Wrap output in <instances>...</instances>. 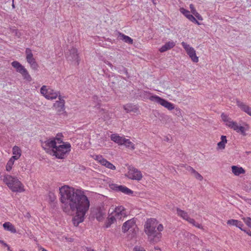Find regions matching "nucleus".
<instances>
[{
    "mask_svg": "<svg viewBox=\"0 0 251 251\" xmlns=\"http://www.w3.org/2000/svg\"><path fill=\"white\" fill-rule=\"evenodd\" d=\"M60 201L65 205L70 206L71 210L76 211V215L73 220L75 226H77L84 220V216L90 206V201L84 192L68 185L59 188Z\"/></svg>",
    "mask_w": 251,
    "mask_h": 251,
    "instance_id": "obj_1",
    "label": "nucleus"
},
{
    "mask_svg": "<svg viewBox=\"0 0 251 251\" xmlns=\"http://www.w3.org/2000/svg\"><path fill=\"white\" fill-rule=\"evenodd\" d=\"M157 225L155 219L151 218L147 220L144 225L145 232L148 235L150 242L153 244L160 241L162 237V234L155 230Z\"/></svg>",
    "mask_w": 251,
    "mask_h": 251,
    "instance_id": "obj_2",
    "label": "nucleus"
},
{
    "mask_svg": "<svg viewBox=\"0 0 251 251\" xmlns=\"http://www.w3.org/2000/svg\"><path fill=\"white\" fill-rule=\"evenodd\" d=\"M3 180L13 192H18L24 191L22 183L17 177H13L10 175H6L4 176Z\"/></svg>",
    "mask_w": 251,
    "mask_h": 251,
    "instance_id": "obj_3",
    "label": "nucleus"
},
{
    "mask_svg": "<svg viewBox=\"0 0 251 251\" xmlns=\"http://www.w3.org/2000/svg\"><path fill=\"white\" fill-rule=\"evenodd\" d=\"M71 151V145L69 143H66L65 144L56 146L54 149L50 151V153L55 156L59 159L64 158L66 154Z\"/></svg>",
    "mask_w": 251,
    "mask_h": 251,
    "instance_id": "obj_4",
    "label": "nucleus"
},
{
    "mask_svg": "<svg viewBox=\"0 0 251 251\" xmlns=\"http://www.w3.org/2000/svg\"><path fill=\"white\" fill-rule=\"evenodd\" d=\"M41 93L48 100L55 99L59 97V93L56 92L50 88H47V86L43 85L40 89Z\"/></svg>",
    "mask_w": 251,
    "mask_h": 251,
    "instance_id": "obj_5",
    "label": "nucleus"
},
{
    "mask_svg": "<svg viewBox=\"0 0 251 251\" xmlns=\"http://www.w3.org/2000/svg\"><path fill=\"white\" fill-rule=\"evenodd\" d=\"M150 99L152 101L161 104L169 110H172L175 108L174 105L173 103L157 96H151Z\"/></svg>",
    "mask_w": 251,
    "mask_h": 251,
    "instance_id": "obj_6",
    "label": "nucleus"
},
{
    "mask_svg": "<svg viewBox=\"0 0 251 251\" xmlns=\"http://www.w3.org/2000/svg\"><path fill=\"white\" fill-rule=\"evenodd\" d=\"M181 45L192 60L195 63H197L199 61V58L196 55L194 49L184 42H182Z\"/></svg>",
    "mask_w": 251,
    "mask_h": 251,
    "instance_id": "obj_7",
    "label": "nucleus"
},
{
    "mask_svg": "<svg viewBox=\"0 0 251 251\" xmlns=\"http://www.w3.org/2000/svg\"><path fill=\"white\" fill-rule=\"evenodd\" d=\"M25 54L26 61L30 64L31 68L35 70H37L38 65L33 57L31 50L29 48L26 49Z\"/></svg>",
    "mask_w": 251,
    "mask_h": 251,
    "instance_id": "obj_8",
    "label": "nucleus"
},
{
    "mask_svg": "<svg viewBox=\"0 0 251 251\" xmlns=\"http://www.w3.org/2000/svg\"><path fill=\"white\" fill-rule=\"evenodd\" d=\"M110 187L113 190L117 192H121L125 194L130 195L133 193L132 190L125 186L118 185L117 184H111L110 185Z\"/></svg>",
    "mask_w": 251,
    "mask_h": 251,
    "instance_id": "obj_9",
    "label": "nucleus"
},
{
    "mask_svg": "<svg viewBox=\"0 0 251 251\" xmlns=\"http://www.w3.org/2000/svg\"><path fill=\"white\" fill-rule=\"evenodd\" d=\"M53 107L56 112L60 114L65 110V100L59 96V100H57L53 104Z\"/></svg>",
    "mask_w": 251,
    "mask_h": 251,
    "instance_id": "obj_10",
    "label": "nucleus"
},
{
    "mask_svg": "<svg viewBox=\"0 0 251 251\" xmlns=\"http://www.w3.org/2000/svg\"><path fill=\"white\" fill-rule=\"evenodd\" d=\"M56 145L57 142L56 141L51 139H48L44 142L42 141V147L47 152H50L51 150H50V149L52 148V149H54L56 147Z\"/></svg>",
    "mask_w": 251,
    "mask_h": 251,
    "instance_id": "obj_11",
    "label": "nucleus"
},
{
    "mask_svg": "<svg viewBox=\"0 0 251 251\" xmlns=\"http://www.w3.org/2000/svg\"><path fill=\"white\" fill-rule=\"evenodd\" d=\"M136 227L135 221L132 219L124 223L122 226V231L125 233L129 230L132 231Z\"/></svg>",
    "mask_w": 251,
    "mask_h": 251,
    "instance_id": "obj_12",
    "label": "nucleus"
},
{
    "mask_svg": "<svg viewBox=\"0 0 251 251\" xmlns=\"http://www.w3.org/2000/svg\"><path fill=\"white\" fill-rule=\"evenodd\" d=\"M226 125L236 132H240L243 135H246L245 127L242 126H239L236 122L231 121L228 123H226Z\"/></svg>",
    "mask_w": 251,
    "mask_h": 251,
    "instance_id": "obj_13",
    "label": "nucleus"
},
{
    "mask_svg": "<svg viewBox=\"0 0 251 251\" xmlns=\"http://www.w3.org/2000/svg\"><path fill=\"white\" fill-rule=\"evenodd\" d=\"M128 176L130 179L137 180H140L142 178V175L141 172L134 168H132L129 170L128 173Z\"/></svg>",
    "mask_w": 251,
    "mask_h": 251,
    "instance_id": "obj_14",
    "label": "nucleus"
},
{
    "mask_svg": "<svg viewBox=\"0 0 251 251\" xmlns=\"http://www.w3.org/2000/svg\"><path fill=\"white\" fill-rule=\"evenodd\" d=\"M67 58L70 61H76L78 65L79 60L77 49L74 48L71 49L69 50V54H67Z\"/></svg>",
    "mask_w": 251,
    "mask_h": 251,
    "instance_id": "obj_15",
    "label": "nucleus"
},
{
    "mask_svg": "<svg viewBox=\"0 0 251 251\" xmlns=\"http://www.w3.org/2000/svg\"><path fill=\"white\" fill-rule=\"evenodd\" d=\"M236 102L237 105L242 111L251 116V107L238 99H236Z\"/></svg>",
    "mask_w": 251,
    "mask_h": 251,
    "instance_id": "obj_16",
    "label": "nucleus"
},
{
    "mask_svg": "<svg viewBox=\"0 0 251 251\" xmlns=\"http://www.w3.org/2000/svg\"><path fill=\"white\" fill-rule=\"evenodd\" d=\"M113 214L118 220H121L126 216L125 208L122 206L116 207Z\"/></svg>",
    "mask_w": 251,
    "mask_h": 251,
    "instance_id": "obj_17",
    "label": "nucleus"
},
{
    "mask_svg": "<svg viewBox=\"0 0 251 251\" xmlns=\"http://www.w3.org/2000/svg\"><path fill=\"white\" fill-rule=\"evenodd\" d=\"M180 11L190 21L197 24L198 25L200 24L193 15L190 14V12L189 11L186 10L184 8H180Z\"/></svg>",
    "mask_w": 251,
    "mask_h": 251,
    "instance_id": "obj_18",
    "label": "nucleus"
},
{
    "mask_svg": "<svg viewBox=\"0 0 251 251\" xmlns=\"http://www.w3.org/2000/svg\"><path fill=\"white\" fill-rule=\"evenodd\" d=\"M176 45L175 43L173 41H169L165 43V44L162 46L159 49V51L161 52H164L168 50H169L174 48Z\"/></svg>",
    "mask_w": 251,
    "mask_h": 251,
    "instance_id": "obj_19",
    "label": "nucleus"
},
{
    "mask_svg": "<svg viewBox=\"0 0 251 251\" xmlns=\"http://www.w3.org/2000/svg\"><path fill=\"white\" fill-rule=\"evenodd\" d=\"M11 65L14 67L16 71L19 73H22L23 71L25 69L23 65H22L18 61H14L11 63Z\"/></svg>",
    "mask_w": 251,
    "mask_h": 251,
    "instance_id": "obj_20",
    "label": "nucleus"
},
{
    "mask_svg": "<svg viewBox=\"0 0 251 251\" xmlns=\"http://www.w3.org/2000/svg\"><path fill=\"white\" fill-rule=\"evenodd\" d=\"M232 172L235 176H239L240 174H245V170L241 167L232 166L231 167Z\"/></svg>",
    "mask_w": 251,
    "mask_h": 251,
    "instance_id": "obj_21",
    "label": "nucleus"
},
{
    "mask_svg": "<svg viewBox=\"0 0 251 251\" xmlns=\"http://www.w3.org/2000/svg\"><path fill=\"white\" fill-rule=\"evenodd\" d=\"M111 139L114 142L122 145H123V142H124L125 138L120 137L117 134H113L111 135Z\"/></svg>",
    "mask_w": 251,
    "mask_h": 251,
    "instance_id": "obj_22",
    "label": "nucleus"
},
{
    "mask_svg": "<svg viewBox=\"0 0 251 251\" xmlns=\"http://www.w3.org/2000/svg\"><path fill=\"white\" fill-rule=\"evenodd\" d=\"M3 226L4 229L11 231L12 233H15L16 232V229L14 226L9 222H6L3 224Z\"/></svg>",
    "mask_w": 251,
    "mask_h": 251,
    "instance_id": "obj_23",
    "label": "nucleus"
},
{
    "mask_svg": "<svg viewBox=\"0 0 251 251\" xmlns=\"http://www.w3.org/2000/svg\"><path fill=\"white\" fill-rule=\"evenodd\" d=\"M123 145H124L126 148H129L132 150L135 149V146L133 143L131 142L129 139L125 138Z\"/></svg>",
    "mask_w": 251,
    "mask_h": 251,
    "instance_id": "obj_24",
    "label": "nucleus"
},
{
    "mask_svg": "<svg viewBox=\"0 0 251 251\" xmlns=\"http://www.w3.org/2000/svg\"><path fill=\"white\" fill-rule=\"evenodd\" d=\"M176 212L178 216H180L184 220H186L188 218L189 216L186 212L180 209L179 208H176Z\"/></svg>",
    "mask_w": 251,
    "mask_h": 251,
    "instance_id": "obj_25",
    "label": "nucleus"
},
{
    "mask_svg": "<svg viewBox=\"0 0 251 251\" xmlns=\"http://www.w3.org/2000/svg\"><path fill=\"white\" fill-rule=\"evenodd\" d=\"M190 8L191 9V11L192 13L199 20H202V18L201 16L197 12L194 5L193 4H191L190 5Z\"/></svg>",
    "mask_w": 251,
    "mask_h": 251,
    "instance_id": "obj_26",
    "label": "nucleus"
},
{
    "mask_svg": "<svg viewBox=\"0 0 251 251\" xmlns=\"http://www.w3.org/2000/svg\"><path fill=\"white\" fill-rule=\"evenodd\" d=\"M21 74L22 75L24 79L28 82L31 81L32 78L26 69H25Z\"/></svg>",
    "mask_w": 251,
    "mask_h": 251,
    "instance_id": "obj_27",
    "label": "nucleus"
},
{
    "mask_svg": "<svg viewBox=\"0 0 251 251\" xmlns=\"http://www.w3.org/2000/svg\"><path fill=\"white\" fill-rule=\"evenodd\" d=\"M119 35L122 37L121 39L126 43L129 44H132L133 43V40L128 36L125 35V34L120 33Z\"/></svg>",
    "mask_w": 251,
    "mask_h": 251,
    "instance_id": "obj_28",
    "label": "nucleus"
},
{
    "mask_svg": "<svg viewBox=\"0 0 251 251\" xmlns=\"http://www.w3.org/2000/svg\"><path fill=\"white\" fill-rule=\"evenodd\" d=\"M95 159L97 160L99 162H100L102 165L105 166L106 165L107 160L103 158L101 155H96L95 157Z\"/></svg>",
    "mask_w": 251,
    "mask_h": 251,
    "instance_id": "obj_29",
    "label": "nucleus"
},
{
    "mask_svg": "<svg viewBox=\"0 0 251 251\" xmlns=\"http://www.w3.org/2000/svg\"><path fill=\"white\" fill-rule=\"evenodd\" d=\"M104 213L100 209L99 210L96 214V218L99 221H101L103 219V215Z\"/></svg>",
    "mask_w": 251,
    "mask_h": 251,
    "instance_id": "obj_30",
    "label": "nucleus"
},
{
    "mask_svg": "<svg viewBox=\"0 0 251 251\" xmlns=\"http://www.w3.org/2000/svg\"><path fill=\"white\" fill-rule=\"evenodd\" d=\"M62 133H58L56 136V137L52 140H55L56 142H57V144H61L62 143L63 144H65L64 142L62 141Z\"/></svg>",
    "mask_w": 251,
    "mask_h": 251,
    "instance_id": "obj_31",
    "label": "nucleus"
},
{
    "mask_svg": "<svg viewBox=\"0 0 251 251\" xmlns=\"http://www.w3.org/2000/svg\"><path fill=\"white\" fill-rule=\"evenodd\" d=\"M13 154L14 155H18L20 157L21 155V151L20 149L17 146H14L13 148Z\"/></svg>",
    "mask_w": 251,
    "mask_h": 251,
    "instance_id": "obj_32",
    "label": "nucleus"
},
{
    "mask_svg": "<svg viewBox=\"0 0 251 251\" xmlns=\"http://www.w3.org/2000/svg\"><path fill=\"white\" fill-rule=\"evenodd\" d=\"M124 109L126 112H129L133 111V106L131 104H127L124 106Z\"/></svg>",
    "mask_w": 251,
    "mask_h": 251,
    "instance_id": "obj_33",
    "label": "nucleus"
},
{
    "mask_svg": "<svg viewBox=\"0 0 251 251\" xmlns=\"http://www.w3.org/2000/svg\"><path fill=\"white\" fill-rule=\"evenodd\" d=\"M242 220L245 223L251 228V218L250 217H244Z\"/></svg>",
    "mask_w": 251,
    "mask_h": 251,
    "instance_id": "obj_34",
    "label": "nucleus"
},
{
    "mask_svg": "<svg viewBox=\"0 0 251 251\" xmlns=\"http://www.w3.org/2000/svg\"><path fill=\"white\" fill-rule=\"evenodd\" d=\"M221 118L222 120L226 123H228L229 122H231L232 121L230 118H229L228 116L224 113H222L221 114Z\"/></svg>",
    "mask_w": 251,
    "mask_h": 251,
    "instance_id": "obj_35",
    "label": "nucleus"
},
{
    "mask_svg": "<svg viewBox=\"0 0 251 251\" xmlns=\"http://www.w3.org/2000/svg\"><path fill=\"white\" fill-rule=\"evenodd\" d=\"M14 164V162L13 161H12V160H9L7 163V165H6V170L7 171H9L11 170L12 169V165H13Z\"/></svg>",
    "mask_w": 251,
    "mask_h": 251,
    "instance_id": "obj_36",
    "label": "nucleus"
},
{
    "mask_svg": "<svg viewBox=\"0 0 251 251\" xmlns=\"http://www.w3.org/2000/svg\"><path fill=\"white\" fill-rule=\"evenodd\" d=\"M105 166L106 167H107V168L110 169L111 170H114L116 169L115 166L108 161H107V163H106V165H105Z\"/></svg>",
    "mask_w": 251,
    "mask_h": 251,
    "instance_id": "obj_37",
    "label": "nucleus"
},
{
    "mask_svg": "<svg viewBox=\"0 0 251 251\" xmlns=\"http://www.w3.org/2000/svg\"><path fill=\"white\" fill-rule=\"evenodd\" d=\"M226 142L220 141L218 143V147L219 149L223 150L225 149Z\"/></svg>",
    "mask_w": 251,
    "mask_h": 251,
    "instance_id": "obj_38",
    "label": "nucleus"
},
{
    "mask_svg": "<svg viewBox=\"0 0 251 251\" xmlns=\"http://www.w3.org/2000/svg\"><path fill=\"white\" fill-rule=\"evenodd\" d=\"M237 223V220L231 219L229 220L227 222V224L231 226H236Z\"/></svg>",
    "mask_w": 251,
    "mask_h": 251,
    "instance_id": "obj_39",
    "label": "nucleus"
},
{
    "mask_svg": "<svg viewBox=\"0 0 251 251\" xmlns=\"http://www.w3.org/2000/svg\"><path fill=\"white\" fill-rule=\"evenodd\" d=\"M195 177L200 180H201L203 179V177L199 173H198L197 171L194 173Z\"/></svg>",
    "mask_w": 251,
    "mask_h": 251,
    "instance_id": "obj_40",
    "label": "nucleus"
},
{
    "mask_svg": "<svg viewBox=\"0 0 251 251\" xmlns=\"http://www.w3.org/2000/svg\"><path fill=\"white\" fill-rule=\"evenodd\" d=\"M117 219V218L115 217L114 215L111 216L108 219L109 223L110 224H111L112 223H113Z\"/></svg>",
    "mask_w": 251,
    "mask_h": 251,
    "instance_id": "obj_41",
    "label": "nucleus"
},
{
    "mask_svg": "<svg viewBox=\"0 0 251 251\" xmlns=\"http://www.w3.org/2000/svg\"><path fill=\"white\" fill-rule=\"evenodd\" d=\"M235 226L241 230V229H243L242 227L243 226V224L241 221L237 220V223Z\"/></svg>",
    "mask_w": 251,
    "mask_h": 251,
    "instance_id": "obj_42",
    "label": "nucleus"
},
{
    "mask_svg": "<svg viewBox=\"0 0 251 251\" xmlns=\"http://www.w3.org/2000/svg\"><path fill=\"white\" fill-rule=\"evenodd\" d=\"M186 221H188L189 223L192 224L193 225H195L196 222L194 219L190 218L189 217H188V218L187 219Z\"/></svg>",
    "mask_w": 251,
    "mask_h": 251,
    "instance_id": "obj_43",
    "label": "nucleus"
},
{
    "mask_svg": "<svg viewBox=\"0 0 251 251\" xmlns=\"http://www.w3.org/2000/svg\"><path fill=\"white\" fill-rule=\"evenodd\" d=\"M156 227L159 232H160V231L163 230V226L162 224L157 225Z\"/></svg>",
    "mask_w": 251,
    "mask_h": 251,
    "instance_id": "obj_44",
    "label": "nucleus"
},
{
    "mask_svg": "<svg viewBox=\"0 0 251 251\" xmlns=\"http://www.w3.org/2000/svg\"><path fill=\"white\" fill-rule=\"evenodd\" d=\"M187 170L189 171V172H191L192 173H193L194 174L196 171L195 170H194L192 167H191V166H188L187 167Z\"/></svg>",
    "mask_w": 251,
    "mask_h": 251,
    "instance_id": "obj_45",
    "label": "nucleus"
},
{
    "mask_svg": "<svg viewBox=\"0 0 251 251\" xmlns=\"http://www.w3.org/2000/svg\"><path fill=\"white\" fill-rule=\"evenodd\" d=\"M176 115L177 116H179L181 115V110L180 109L176 108Z\"/></svg>",
    "mask_w": 251,
    "mask_h": 251,
    "instance_id": "obj_46",
    "label": "nucleus"
},
{
    "mask_svg": "<svg viewBox=\"0 0 251 251\" xmlns=\"http://www.w3.org/2000/svg\"><path fill=\"white\" fill-rule=\"evenodd\" d=\"M19 157L20 156H19L18 155H15L12 156V157L9 160H12V161H13V162H14L15 160H17Z\"/></svg>",
    "mask_w": 251,
    "mask_h": 251,
    "instance_id": "obj_47",
    "label": "nucleus"
},
{
    "mask_svg": "<svg viewBox=\"0 0 251 251\" xmlns=\"http://www.w3.org/2000/svg\"><path fill=\"white\" fill-rule=\"evenodd\" d=\"M221 142H227V140H226V136L225 135H222L221 137Z\"/></svg>",
    "mask_w": 251,
    "mask_h": 251,
    "instance_id": "obj_48",
    "label": "nucleus"
},
{
    "mask_svg": "<svg viewBox=\"0 0 251 251\" xmlns=\"http://www.w3.org/2000/svg\"><path fill=\"white\" fill-rule=\"evenodd\" d=\"M242 231H244L245 233H246L248 235L251 236V231L250 230H246L245 229H241Z\"/></svg>",
    "mask_w": 251,
    "mask_h": 251,
    "instance_id": "obj_49",
    "label": "nucleus"
},
{
    "mask_svg": "<svg viewBox=\"0 0 251 251\" xmlns=\"http://www.w3.org/2000/svg\"><path fill=\"white\" fill-rule=\"evenodd\" d=\"M104 63L108 65L109 67H110L111 69H112L114 67L112 64L108 61H104Z\"/></svg>",
    "mask_w": 251,
    "mask_h": 251,
    "instance_id": "obj_50",
    "label": "nucleus"
},
{
    "mask_svg": "<svg viewBox=\"0 0 251 251\" xmlns=\"http://www.w3.org/2000/svg\"><path fill=\"white\" fill-rule=\"evenodd\" d=\"M193 226H194L199 228H201V226L200 224H199V223H197L196 222L195 223V225H194Z\"/></svg>",
    "mask_w": 251,
    "mask_h": 251,
    "instance_id": "obj_51",
    "label": "nucleus"
},
{
    "mask_svg": "<svg viewBox=\"0 0 251 251\" xmlns=\"http://www.w3.org/2000/svg\"><path fill=\"white\" fill-rule=\"evenodd\" d=\"M0 243L3 244L5 247H8V245L2 240H0Z\"/></svg>",
    "mask_w": 251,
    "mask_h": 251,
    "instance_id": "obj_52",
    "label": "nucleus"
},
{
    "mask_svg": "<svg viewBox=\"0 0 251 251\" xmlns=\"http://www.w3.org/2000/svg\"><path fill=\"white\" fill-rule=\"evenodd\" d=\"M134 251H145V250L142 249H138L137 248L135 247L134 249Z\"/></svg>",
    "mask_w": 251,
    "mask_h": 251,
    "instance_id": "obj_53",
    "label": "nucleus"
},
{
    "mask_svg": "<svg viewBox=\"0 0 251 251\" xmlns=\"http://www.w3.org/2000/svg\"><path fill=\"white\" fill-rule=\"evenodd\" d=\"M25 217L27 218H29L30 217V214L29 213H26L25 215Z\"/></svg>",
    "mask_w": 251,
    "mask_h": 251,
    "instance_id": "obj_54",
    "label": "nucleus"
},
{
    "mask_svg": "<svg viewBox=\"0 0 251 251\" xmlns=\"http://www.w3.org/2000/svg\"><path fill=\"white\" fill-rule=\"evenodd\" d=\"M12 6L13 8H15V4H14V0H12Z\"/></svg>",
    "mask_w": 251,
    "mask_h": 251,
    "instance_id": "obj_55",
    "label": "nucleus"
},
{
    "mask_svg": "<svg viewBox=\"0 0 251 251\" xmlns=\"http://www.w3.org/2000/svg\"><path fill=\"white\" fill-rule=\"evenodd\" d=\"M165 141H167V142H169V138L168 137H166L165 138Z\"/></svg>",
    "mask_w": 251,
    "mask_h": 251,
    "instance_id": "obj_56",
    "label": "nucleus"
},
{
    "mask_svg": "<svg viewBox=\"0 0 251 251\" xmlns=\"http://www.w3.org/2000/svg\"><path fill=\"white\" fill-rule=\"evenodd\" d=\"M87 251H95L93 249H88L87 250Z\"/></svg>",
    "mask_w": 251,
    "mask_h": 251,
    "instance_id": "obj_57",
    "label": "nucleus"
},
{
    "mask_svg": "<svg viewBox=\"0 0 251 251\" xmlns=\"http://www.w3.org/2000/svg\"><path fill=\"white\" fill-rule=\"evenodd\" d=\"M7 247V249H8V251H10V247H9L8 246V247Z\"/></svg>",
    "mask_w": 251,
    "mask_h": 251,
    "instance_id": "obj_58",
    "label": "nucleus"
},
{
    "mask_svg": "<svg viewBox=\"0 0 251 251\" xmlns=\"http://www.w3.org/2000/svg\"><path fill=\"white\" fill-rule=\"evenodd\" d=\"M42 251H47L46 250L44 249H43V250H42Z\"/></svg>",
    "mask_w": 251,
    "mask_h": 251,
    "instance_id": "obj_59",
    "label": "nucleus"
},
{
    "mask_svg": "<svg viewBox=\"0 0 251 251\" xmlns=\"http://www.w3.org/2000/svg\"><path fill=\"white\" fill-rule=\"evenodd\" d=\"M205 251H209V250H206Z\"/></svg>",
    "mask_w": 251,
    "mask_h": 251,
    "instance_id": "obj_60",
    "label": "nucleus"
}]
</instances>
